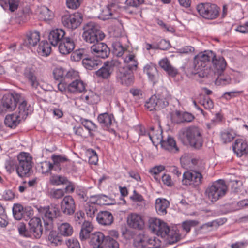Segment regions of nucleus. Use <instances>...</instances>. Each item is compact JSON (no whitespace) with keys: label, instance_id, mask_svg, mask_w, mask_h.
Listing matches in <instances>:
<instances>
[{"label":"nucleus","instance_id":"774afa93","mask_svg":"<svg viewBox=\"0 0 248 248\" xmlns=\"http://www.w3.org/2000/svg\"><path fill=\"white\" fill-rule=\"evenodd\" d=\"M66 244L68 248H80L79 243L77 239H69L66 241Z\"/></svg>","mask_w":248,"mask_h":248},{"label":"nucleus","instance_id":"a18cd8bd","mask_svg":"<svg viewBox=\"0 0 248 248\" xmlns=\"http://www.w3.org/2000/svg\"><path fill=\"white\" fill-rule=\"evenodd\" d=\"M24 208L19 203H15L13 205L12 210L13 215L15 219L19 220L23 218L24 215Z\"/></svg>","mask_w":248,"mask_h":248},{"label":"nucleus","instance_id":"dca6fc26","mask_svg":"<svg viewBox=\"0 0 248 248\" xmlns=\"http://www.w3.org/2000/svg\"><path fill=\"white\" fill-rule=\"evenodd\" d=\"M154 96L156 102L158 110L167 107L171 99V95L166 89H163L160 93L154 95Z\"/></svg>","mask_w":248,"mask_h":248},{"label":"nucleus","instance_id":"4c0bfd02","mask_svg":"<svg viewBox=\"0 0 248 248\" xmlns=\"http://www.w3.org/2000/svg\"><path fill=\"white\" fill-rule=\"evenodd\" d=\"M91 198L96 199V202L99 204L110 205L113 204L114 200L108 196L104 194H98L91 196Z\"/></svg>","mask_w":248,"mask_h":248},{"label":"nucleus","instance_id":"6ab92c4d","mask_svg":"<svg viewBox=\"0 0 248 248\" xmlns=\"http://www.w3.org/2000/svg\"><path fill=\"white\" fill-rule=\"evenodd\" d=\"M23 75L32 88H37L39 85V79L37 77V73L33 67H26L24 70Z\"/></svg>","mask_w":248,"mask_h":248},{"label":"nucleus","instance_id":"1a4fd4ad","mask_svg":"<svg viewBox=\"0 0 248 248\" xmlns=\"http://www.w3.org/2000/svg\"><path fill=\"white\" fill-rule=\"evenodd\" d=\"M83 16L80 12L64 15L62 17V22L64 26L71 30L77 28L81 24Z\"/></svg>","mask_w":248,"mask_h":248},{"label":"nucleus","instance_id":"bf43d9fd","mask_svg":"<svg viewBox=\"0 0 248 248\" xmlns=\"http://www.w3.org/2000/svg\"><path fill=\"white\" fill-rule=\"evenodd\" d=\"M145 106L149 111L158 110L157 109L156 102L154 95L152 96L149 100L146 102Z\"/></svg>","mask_w":248,"mask_h":248},{"label":"nucleus","instance_id":"0e129e2a","mask_svg":"<svg viewBox=\"0 0 248 248\" xmlns=\"http://www.w3.org/2000/svg\"><path fill=\"white\" fill-rule=\"evenodd\" d=\"M226 219H216L215 220H213L211 222H209L207 223H206L203 225V227H215L216 228L218 227L219 225L223 224L225 221H224Z\"/></svg>","mask_w":248,"mask_h":248},{"label":"nucleus","instance_id":"f704fd0d","mask_svg":"<svg viewBox=\"0 0 248 248\" xmlns=\"http://www.w3.org/2000/svg\"><path fill=\"white\" fill-rule=\"evenodd\" d=\"M170 202L165 199L158 198L155 201V209L157 213L161 215L167 214V208L169 207Z\"/></svg>","mask_w":248,"mask_h":248},{"label":"nucleus","instance_id":"052dcab7","mask_svg":"<svg viewBox=\"0 0 248 248\" xmlns=\"http://www.w3.org/2000/svg\"><path fill=\"white\" fill-rule=\"evenodd\" d=\"M30 13V8L28 7H26L22 9L21 11H19V17L23 22H25L29 18Z\"/></svg>","mask_w":248,"mask_h":248},{"label":"nucleus","instance_id":"393cba45","mask_svg":"<svg viewBox=\"0 0 248 248\" xmlns=\"http://www.w3.org/2000/svg\"><path fill=\"white\" fill-rule=\"evenodd\" d=\"M66 35L64 31L61 29H56L51 31L48 35L50 43L54 46L58 45Z\"/></svg>","mask_w":248,"mask_h":248},{"label":"nucleus","instance_id":"423d86ee","mask_svg":"<svg viewBox=\"0 0 248 248\" xmlns=\"http://www.w3.org/2000/svg\"><path fill=\"white\" fill-rule=\"evenodd\" d=\"M227 186L223 180L219 179L208 186L205 194L212 202H216L226 194Z\"/></svg>","mask_w":248,"mask_h":248},{"label":"nucleus","instance_id":"bb28decb","mask_svg":"<svg viewBox=\"0 0 248 248\" xmlns=\"http://www.w3.org/2000/svg\"><path fill=\"white\" fill-rule=\"evenodd\" d=\"M82 63L87 70H93L98 68L99 66L102 64V61L94 56L92 57L88 54V56L82 60Z\"/></svg>","mask_w":248,"mask_h":248},{"label":"nucleus","instance_id":"e433bc0d","mask_svg":"<svg viewBox=\"0 0 248 248\" xmlns=\"http://www.w3.org/2000/svg\"><path fill=\"white\" fill-rule=\"evenodd\" d=\"M236 134L232 129H226L220 132L221 140L224 144L231 142L235 137Z\"/></svg>","mask_w":248,"mask_h":248},{"label":"nucleus","instance_id":"c03bdc74","mask_svg":"<svg viewBox=\"0 0 248 248\" xmlns=\"http://www.w3.org/2000/svg\"><path fill=\"white\" fill-rule=\"evenodd\" d=\"M45 231L46 232H49L48 239L52 244H53L55 246L61 245L62 240L56 231H53L52 229L50 231H46L45 230Z\"/></svg>","mask_w":248,"mask_h":248},{"label":"nucleus","instance_id":"9b49d317","mask_svg":"<svg viewBox=\"0 0 248 248\" xmlns=\"http://www.w3.org/2000/svg\"><path fill=\"white\" fill-rule=\"evenodd\" d=\"M130 67H123L119 69L116 78L118 82L125 86H130L134 82V77L133 71Z\"/></svg>","mask_w":248,"mask_h":248},{"label":"nucleus","instance_id":"37998d69","mask_svg":"<svg viewBox=\"0 0 248 248\" xmlns=\"http://www.w3.org/2000/svg\"><path fill=\"white\" fill-rule=\"evenodd\" d=\"M59 233L64 236H69L72 234L73 227L68 223H62L58 227Z\"/></svg>","mask_w":248,"mask_h":248},{"label":"nucleus","instance_id":"412c9836","mask_svg":"<svg viewBox=\"0 0 248 248\" xmlns=\"http://www.w3.org/2000/svg\"><path fill=\"white\" fill-rule=\"evenodd\" d=\"M75 43L73 38L70 36H65L59 44V52L63 55H67L70 53L74 49Z\"/></svg>","mask_w":248,"mask_h":248},{"label":"nucleus","instance_id":"a211bd4d","mask_svg":"<svg viewBox=\"0 0 248 248\" xmlns=\"http://www.w3.org/2000/svg\"><path fill=\"white\" fill-rule=\"evenodd\" d=\"M62 212L66 215H73L76 210V205L74 198L70 195L64 197L61 202Z\"/></svg>","mask_w":248,"mask_h":248},{"label":"nucleus","instance_id":"e2e57ef3","mask_svg":"<svg viewBox=\"0 0 248 248\" xmlns=\"http://www.w3.org/2000/svg\"><path fill=\"white\" fill-rule=\"evenodd\" d=\"M76 194L81 202H86L88 199L86 192L82 189L77 188L76 190Z\"/></svg>","mask_w":248,"mask_h":248},{"label":"nucleus","instance_id":"9d476101","mask_svg":"<svg viewBox=\"0 0 248 248\" xmlns=\"http://www.w3.org/2000/svg\"><path fill=\"white\" fill-rule=\"evenodd\" d=\"M202 174L197 171H187L183 175L182 184L185 186H189L195 188L202 183Z\"/></svg>","mask_w":248,"mask_h":248},{"label":"nucleus","instance_id":"cd10ccee","mask_svg":"<svg viewBox=\"0 0 248 248\" xmlns=\"http://www.w3.org/2000/svg\"><path fill=\"white\" fill-rule=\"evenodd\" d=\"M143 72L147 75L149 79L153 84L158 82V73L155 65L152 63L147 64L144 67Z\"/></svg>","mask_w":248,"mask_h":248},{"label":"nucleus","instance_id":"338daca9","mask_svg":"<svg viewBox=\"0 0 248 248\" xmlns=\"http://www.w3.org/2000/svg\"><path fill=\"white\" fill-rule=\"evenodd\" d=\"M42 168L43 173H48L51 170H54V163L46 161L42 166Z\"/></svg>","mask_w":248,"mask_h":248},{"label":"nucleus","instance_id":"8fccbe9b","mask_svg":"<svg viewBox=\"0 0 248 248\" xmlns=\"http://www.w3.org/2000/svg\"><path fill=\"white\" fill-rule=\"evenodd\" d=\"M50 181L51 184L58 186L61 184H66L68 179L66 177L60 175H53L50 178Z\"/></svg>","mask_w":248,"mask_h":248},{"label":"nucleus","instance_id":"39448f33","mask_svg":"<svg viewBox=\"0 0 248 248\" xmlns=\"http://www.w3.org/2000/svg\"><path fill=\"white\" fill-rule=\"evenodd\" d=\"M38 211L43 220L45 230L53 229L54 220L60 214V210L57 205L40 206L38 208Z\"/></svg>","mask_w":248,"mask_h":248},{"label":"nucleus","instance_id":"4468645a","mask_svg":"<svg viewBox=\"0 0 248 248\" xmlns=\"http://www.w3.org/2000/svg\"><path fill=\"white\" fill-rule=\"evenodd\" d=\"M92 54L97 59H105L109 56L110 49L104 43L98 41L90 47Z\"/></svg>","mask_w":248,"mask_h":248},{"label":"nucleus","instance_id":"b1692460","mask_svg":"<svg viewBox=\"0 0 248 248\" xmlns=\"http://www.w3.org/2000/svg\"><path fill=\"white\" fill-rule=\"evenodd\" d=\"M232 149L236 155L240 157L248 153V145L245 140L238 139L232 144Z\"/></svg>","mask_w":248,"mask_h":248},{"label":"nucleus","instance_id":"f8f14e48","mask_svg":"<svg viewBox=\"0 0 248 248\" xmlns=\"http://www.w3.org/2000/svg\"><path fill=\"white\" fill-rule=\"evenodd\" d=\"M156 234L162 237L171 238L172 242H177L181 238V236L175 231L170 230L166 223L161 220Z\"/></svg>","mask_w":248,"mask_h":248},{"label":"nucleus","instance_id":"c9c22d12","mask_svg":"<svg viewBox=\"0 0 248 248\" xmlns=\"http://www.w3.org/2000/svg\"><path fill=\"white\" fill-rule=\"evenodd\" d=\"M93 227L90 221H84L82 225L81 229L79 233L80 240L81 241H83L89 238V236L91 235L90 233L93 230Z\"/></svg>","mask_w":248,"mask_h":248},{"label":"nucleus","instance_id":"79ce46f5","mask_svg":"<svg viewBox=\"0 0 248 248\" xmlns=\"http://www.w3.org/2000/svg\"><path fill=\"white\" fill-rule=\"evenodd\" d=\"M175 115L179 119L177 123L190 122L194 119V116L191 113L187 112H181L180 111H176Z\"/></svg>","mask_w":248,"mask_h":248},{"label":"nucleus","instance_id":"13d9d810","mask_svg":"<svg viewBox=\"0 0 248 248\" xmlns=\"http://www.w3.org/2000/svg\"><path fill=\"white\" fill-rule=\"evenodd\" d=\"M134 58L135 56L133 55H129L127 56L124 61L126 62L128 64L124 67H130V69L136 70L137 67L138 62L135 61Z\"/></svg>","mask_w":248,"mask_h":248},{"label":"nucleus","instance_id":"a878e982","mask_svg":"<svg viewBox=\"0 0 248 248\" xmlns=\"http://www.w3.org/2000/svg\"><path fill=\"white\" fill-rule=\"evenodd\" d=\"M213 71L215 75H220L222 74L226 68L227 63L223 57H217L213 59Z\"/></svg>","mask_w":248,"mask_h":248},{"label":"nucleus","instance_id":"7ed1b4c3","mask_svg":"<svg viewBox=\"0 0 248 248\" xmlns=\"http://www.w3.org/2000/svg\"><path fill=\"white\" fill-rule=\"evenodd\" d=\"M32 157L29 153L21 152L17 155V160L15 163V169L19 177H28L33 172Z\"/></svg>","mask_w":248,"mask_h":248},{"label":"nucleus","instance_id":"20e7f679","mask_svg":"<svg viewBox=\"0 0 248 248\" xmlns=\"http://www.w3.org/2000/svg\"><path fill=\"white\" fill-rule=\"evenodd\" d=\"M82 37L85 41L90 44H95L102 41L105 37L99 26L93 22L86 23L83 26Z\"/></svg>","mask_w":248,"mask_h":248},{"label":"nucleus","instance_id":"473e14b6","mask_svg":"<svg viewBox=\"0 0 248 248\" xmlns=\"http://www.w3.org/2000/svg\"><path fill=\"white\" fill-rule=\"evenodd\" d=\"M113 118L112 114L106 112L100 114L98 116L97 120L101 127L104 129H107L111 126Z\"/></svg>","mask_w":248,"mask_h":248},{"label":"nucleus","instance_id":"5701e85b","mask_svg":"<svg viewBox=\"0 0 248 248\" xmlns=\"http://www.w3.org/2000/svg\"><path fill=\"white\" fill-rule=\"evenodd\" d=\"M18 103H19V106L17 115L22 119H25L28 115L31 114L33 111V108L22 96H21V99Z\"/></svg>","mask_w":248,"mask_h":248},{"label":"nucleus","instance_id":"4be33fe9","mask_svg":"<svg viewBox=\"0 0 248 248\" xmlns=\"http://www.w3.org/2000/svg\"><path fill=\"white\" fill-rule=\"evenodd\" d=\"M114 64L112 62L107 61L104 65L98 70L96 71L95 74L97 77L103 78L108 79L114 71Z\"/></svg>","mask_w":248,"mask_h":248},{"label":"nucleus","instance_id":"a19ab883","mask_svg":"<svg viewBox=\"0 0 248 248\" xmlns=\"http://www.w3.org/2000/svg\"><path fill=\"white\" fill-rule=\"evenodd\" d=\"M80 122L82 125L88 130L89 134L90 136L93 137V134L92 131H96L97 129V126L92 121L83 118L80 119Z\"/></svg>","mask_w":248,"mask_h":248},{"label":"nucleus","instance_id":"2f4dec72","mask_svg":"<svg viewBox=\"0 0 248 248\" xmlns=\"http://www.w3.org/2000/svg\"><path fill=\"white\" fill-rule=\"evenodd\" d=\"M160 143L161 147L166 150L174 153L179 151L175 140L171 136H168L166 140L162 139L160 140Z\"/></svg>","mask_w":248,"mask_h":248},{"label":"nucleus","instance_id":"0eeeda50","mask_svg":"<svg viewBox=\"0 0 248 248\" xmlns=\"http://www.w3.org/2000/svg\"><path fill=\"white\" fill-rule=\"evenodd\" d=\"M197 10L203 18L213 20L219 16L220 8L210 3H200L197 6Z\"/></svg>","mask_w":248,"mask_h":248},{"label":"nucleus","instance_id":"6e6d98bb","mask_svg":"<svg viewBox=\"0 0 248 248\" xmlns=\"http://www.w3.org/2000/svg\"><path fill=\"white\" fill-rule=\"evenodd\" d=\"M65 194V191L62 189H53L49 192V196L51 198L59 199L62 198Z\"/></svg>","mask_w":248,"mask_h":248},{"label":"nucleus","instance_id":"864d4df0","mask_svg":"<svg viewBox=\"0 0 248 248\" xmlns=\"http://www.w3.org/2000/svg\"><path fill=\"white\" fill-rule=\"evenodd\" d=\"M17 229L19 234L25 237H31V234L30 232L29 228L27 229L26 224L24 223L20 222L17 226Z\"/></svg>","mask_w":248,"mask_h":248},{"label":"nucleus","instance_id":"72a5a7b5","mask_svg":"<svg viewBox=\"0 0 248 248\" xmlns=\"http://www.w3.org/2000/svg\"><path fill=\"white\" fill-rule=\"evenodd\" d=\"M22 119L16 113L7 115L4 120V124L11 128H15L20 123Z\"/></svg>","mask_w":248,"mask_h":248},{"label":"nucleus","instance_id":"69168bd1","mask_svg":"<svg viewBox=\"0 0 248 248\" xmlns=\"http://www.w3.org/2000/svg\"><path fill=\"white\" fill-rule=\"evenodd\" d=\"M89 153L90 154L89 163L91 164L96 165L98 160L96 152L94 150L91 149L89 150Z\"/></svg>","mask_w":248,"mask_h":248},{"label":"nucleus","instance_id":"f03ea898","mask_svg":"<svg viewBox=\"0 0 248 248\" xmlns=\"http://www.w3.org/2000/svg\"><path fill=\"white\" fill-rule=\"evenodd\" d=\"M215 53L209 50L199 53L194 58V69L196 74L199 77H207L210 69L208 64L215 58Z\"/></svg>","mask_w":248,"mask_h":248},{"label":"nucleus","instance_id":"7c9ffc66","mask_svg":"<svg viewBox=\"0 0 248 248\" xmlns=\"http://www.w3.org/2000/svg\"><path fill=\"white\" fill-rule=\"evenodd\" d=\"M90 238V244L93 248H101L106 240V237L100 232L92 233L89 236Z\"/></svg>","mask_w":248,"mask_h":248},{"label":"nucleus","instance_id":"de8ad7c7","mask_svg":"<svg viewBox=\"0 0 248 248\" xmlns=\"http://www.w3.org/2000/svg\"><path fill=\"white\" fill-rule=\"evenodd\" d=\"M113 46V53L117 57H121L125 48L123 46L122 44L120 42H115L112 44Z\"/></svg>","mask_w":248,"mask_h":248},{"label":"nucleus","instance_id":"58836bf2","mask_svg":"<svg viewBox=\"0 0 248 248\" xmlns=\"http://www.w3.org/2000/svg\"><path fill=\"white\" fill-rule=\"evenodd\" d=\"M51 51V46L47 41H42L39 43L37 52L41 55L47 56L50 54Z\"/></svg>","mask_w":248,"mask_h":248},{"label":"nucleus","instance_id":"5fc2aeb1","mask_svg":"<svg viewBox=\"0 0 248 248\" xmlns=\"http://www.w3.org/2000/svg\"><path fill=\"white\" fill-rule=\"evenodd\" d=\"M66 71L62 67H57L54 69L53 75L54 78L57 80L64 79Z\"/></svg>","mask_w":248,"mask_h":248},{"label":"nucleus","instance_id":"ea45409f","mask_svg":"<svg viewBox=\"0 0 248 248\" xmlns=\"http://www.w3.org/2000/svg\"><path fill=\"white\" fill-rule=\"evenodd\" d=\"M88 54L86 49H79L73 52L70 56V59L72 61L78 62L81 60H84Z\"/></svg>","mask_w":248,"mask_h":248},{"label":"nucleus","instance_id":"2eb2a0df","mask_svg":"<svg viewBox=\"0 0 248 248\" xmlns=\"http://www.w3.org/2000/svg\"><path fill=\"white\" fill-rule=\"evenodd\" d=\"M30 232L32 237L39 238L43 233L42 222L40 218L32 217L30 219L28 223Z\"/></svg>","mask_w":248,"mask_h":248},{"label":"nucleus","instance_id":"680f3d73","mask_svg":"<svg viewBox=\"0 0 248 248\" xmlns=\"http://www.w3.org/2000/svg\"><path fill=\"white\" fill-rule=\"evenodd\" d=\"M82 0H66V4L69 9H76L79 7Z\"/></svg>","mask_w":248,"mask_h":248},{"label":"nucleus","instance_id":"c756f323","mask_svg":"<svg viewBox=\"0 0 248 248\" xmlns=\"http://www.w3.org/2000/svg\"><path fill=\"white\" fill-rule=\"evenodd\" d=\"M68 87V93L77 94L81 93L85 90V84L80 79H75L69 82Z\"/></svg>","mask_w":248,"mask_h":248},{"label":"nucleus","instance_id":"ddd939ff","mask_svg":"<svg viewBox=\"0 0 248 248\" xmlns=\"http://www.w3.org/2000/svg\"><path fill=\"white\" fill-rule=\"evenodd\" d=\"M121 7L116 2H112L108 4L107 7L102 11L103 19H116L120 16Z\"/></svg>","mask_w":248,"mask_h":248},{"label":"nucleus","instance_id":"603ef678","mask_svg":"<svg viewBox=\"0 0 248 248\" xmlns=\"http://www.w3.org/2000/svg\"><path fill=\"white\" fill-rule=\"evenodd\" d=\"M101 248H119V244L114 239L107 236Z\"/></svg>","mask_w":248,"mask_h":248},{"label":"nucleus","instance_id":"49530a36","mask_svg":"<svg viewBox=\"0 0 248 248\" xmlns=\"http://www.w3.org/2000/svg\"><path fill=\"white\" fill-rule=\"evenodd\" d=\"M217 76V77L215 81L216 85L225 86L231 83L232 79L230 76L222 75V74Z\"/></svg>","mask_w":248,"mask_h":248},{"label":"nucleus","instance_id":"aec40b11","mask_svg":"<svg viewBox=\"0 0 248 248\" xmlns=\"http://www.w3.org/2000/svg\"><path fill=\"white\" fill-rule=\"evenodd\" d=\"M40 41V34L36 30L29 31L26 33V38L21 44V47H31L35 46Z\"/></svg>","mask_w":248,"mask_h":248},{"label":"nucleus","instance_id":"6e6552de","mask_svg":"<svg viewBox=\"0 0 248 248\" xmlns=\"http://www.w3.org/2000/svg\"><path fill=\"white\" fill-rule=\"evenodd\" d=\"M21 94L16 93H8L5 94L1 100V109L0 112L12 111L15 109L20 99Z\"/></svg>","mask_w":248,"mask_h":248},{"label":"nucleus","instance_id":"f257e3e1","mask_svg":"<svg viewBox=\"0 0 248 248\" xmlns=\"http://www.w3.org/2000/svg\"><path fill=\"white\" fill-rule=\"evenodd\" d=\"M178 137L184 144H189L195 149L199 150L203 145V140L201 131L196 126L182 128L179 132Z\"/></svg>","mask_w":248,"mask_h":248},{"label":"nucleus","instance_id":"09e8293b","mask_svg":"<svg viewBox=\"0 0 248 248\" xmlns=\"http://www.w3.org/2000/svg\"><path fill=\"white\" fill-rule=\"evenodd\" d=\"M161 220L156 218H150L148 220V227L154 233L156 234L159 226Z\"/></svg>","mask_w":248,"mask_h":248},{"label":"nucleus","instance_id":"3c124183","mask_svg":"<svg viewBox=\"0 0 248 248\" xmlns=\"http://www.w3.org/2000/svg\"><path fill=\"white\" fill-rule=\"evenodd\" d=\"M78 73L73 69H71L67 72L66 71L65 76L64 77V80L69 83L71 82V81H74L75 79L77 80L78 79Z\"/></svg>","mask_w":248,"mask_h":248},{"label":"nucleus","instance_id":"f3484780","mask_svg":"<svg viewBox=\"0 0 248 248\" xmlns=\"http://www.w3.org/2000/svg\"><path fill=\"white\" fill-rule=\"evenodd\" d=\"M127 224L129 227L138 230H142L144 227L143 217L136 213H131L127 216Z\"/></svg>","mask_w":248,"mask_h":248},{"label":"nucleus","instance_id":"4d7b16f0","mask_svg":"<svg viewBox=\"0 0 248 248\" xmlns=\"http://www.w3.org/2000/svg\"><path fill=\"white\" fill-rule=\"evenodd\" d=\"M198 224V222L196 220H186L182 223V227L183 230L187 233L190 231L192 227L196 226Z\"/></svg>","mask_w":248,"mask_h":248},{"label":"nucleus","instance_id":"c85d7f7f","mask_svg":"<svg viewBox=\"0 0 248 248\" xmlns=\"http://www.w3.org/2000/svg\"><path fill=\"white\" fill-rule=\"evenodd\" d=\"M96 220L102 225L109 226L113 222V216L108 211H102L97 214Z\"/></svg>","mask_w":248,"mask_h":248}]
</instances>
